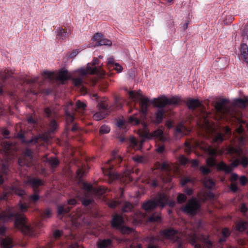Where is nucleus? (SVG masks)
I'll list each match as a JSON object with an SVG mask.
<instances>
[{"mask_svg":"<svg viewBox=\"0 0 248 248\" xmlns=\"http://www.w3.org/2000/svg\"><path fill=\"white\" fill-rule=\"evenodd\" d=\"M28 207V205L20 201L17 206L9 207L0 213V222L10 221L15 217V227L25 234L31 235L32 228L28 223L26 217L18 211L19 210L21 212H26Z\"/></svg>","mask_w":248,"mask_h":248,"instance_id":"1","label":"nucleus"},{"mask_svg":"<svg viewBox=\"0 0 248 248\" xmlns=\"http://www.w3.org/2000/svg\"><path fill=\"white\" fill-rule=\"evenodd\" d=\"M181 101L180 96H173L168 98L165 95H162L157 98H154L151 102L155 107L163 108L167 105H178Z\"/></svg>","mask_w":248,"mask_h":248,"instance_id":"7","label":"nucleus"},{"mask_svg":"<svg viewBox=\"0 0 248 248\" xmlns=\"http://www.w3.org/2000/svg\"><path fill=\"white\" fill-rule=\"evenodd\" d=\"M32 151L27 148L24 151V156L18 159V164L20 166H30L32 164Z\"/></svg>","mask_w":248,"mask_h":248,"instance_id":"13","label":"nucleus"},{"mask_svg":"<svg viewBox=\"0 0 248 248\" xmlns=\"http://www.w3.org/2000/svg\"><path fill=\"white\" fill-rule=\"evenodd\" d=\"M223 132V136L225 139H228L231 137L232 135L231 129L228 126H225L222 129Z\"/></svg>","mask_w":248,"mask_h":248,"instance_id":"38","label":"nucleus"},{"mask_svg":"<svg viewBox=\"0 0 248 248\" xmlns=\"http://www.w3.org/2000/svg\"><path fill=\"white\" fill-rule=\"evenodd\" d=\"M92 202V200L91 199H83L82 200V203L83 205L86 206L89 205Z\"/></svg>","mask_w":248,"mask_h":248,"instance_id":"58","label":"nucleus"},{"mask_svg":"<svg viewBox=\"0 0 248 248\" xmlns=\"http://www.w3.org/2000/svg\"><path fill=\"white\" fill-rule=\"evenodd\" d=\"M160 168L162 170L169 171L171 170V166L169 162H164L161 165Z\"/></svg>","mask_w":248,"mask_h":248,"instance_id":"41","label":"nucleus"},{"mask_svg":"<svg viewBox=\"0 0 248 248\" xmlns=\"http://www.w3.org/2000/svg\"><path fill=\"white\" fill-rule=\"evenodd\" d=\"M17 137L18 138L21 140L22 142L26 144H30L32 143L35 144L37 142L38 140V137H35L30 140H25L24 139V134L21 133H18Z\"/></svg>","mask_w":248,"mask_h":248,"instance_id":"26","label":"nucleus"},{"mask_svg":"<svg viewBox=\"0 0 248 248\" xmlns=\"http://www.w3.org/2000/svg\"><path fill=\"white\" fill-rule=\"evenodd\" d=\"M201 102L198 99H190L187 101L186 105L191 109H194L201 105Z\"/></svg>","mask_w":248,"mask_h":248,"instance_id":"25","label":"nucleus"},{"mask_svg":"<svg viewBox=\"0 0 248 248\" xmlns=\"http://www.w3.org/2000/svg\"><path fill=\"white\" fill-rule=\"evenodd\" d=\"M112 67L118 73H121L123 71V67L118 63H115L114 65Z\"/></svg>","mask_w":248,"mask_h":248,"instance_id":"52","label":"nucleus"},{"mask_svg":"<svg viewBox=\"0 0 248 248\" xmlns=\"http://www.w3.org/2000/svg\"><path fill=\"white\" fill-rule=\"evenodd\" d=\"M0 246L1 248H12L13 247V241L9 237L1 238Z\"/></svg>","mask_w":248,"mask_h":248,"instance_id":"21","label":"nucleus"},{"mask_svg":"<svg viewBox=\"0 0 248 248\" xmlns=\"http://www.w3.org/2000/svg\"><path fill=\"white\" fill-rule=\"evenodd\" d=\"M10 192L11 193H14L18 196H22L24 195L25 191L21 190L16 186H11L10 188Z\"/></svg>","mask_w":248,"mask_h":248,"instance_id":"37","label":"nucleus"},{"mask_svg":"<svg viewBox=\"0 0 248 248\" xmlns=\"http://www.w3.org/2000/svg\"><path fill=\"white\" fill-rule=\"evenodd\" d=\"M2 147L4 149V152L7 154H9V155L11 154L14 155V150L16 149L15 145L10 142H4L3 143ZM13 158L12 156H9L8 157L9 159H11Z\"/></svg>","mask_w":248,"mask_h":248,"instance_id":"19","label":"nucleus"},{"mask_svg":"<svg viewBox=\"0 0 248 248\" xmlns=\"http://www.w3.org/2000/svg\"><path fill=\"white\" fill-rule=\"evenodd\" d=\"M92 40L97 42V44H96L95 46L102 45L110 46L112 44L110 40L103 38V36L100 33L95 34Z\"/></svg>","mask_w":248,"mask_h":248,"instance_id":"18","label":"nucleus"},{"mask_svg":"<svg viewBox=\"0 0 248 248\" xmlns=\"http://www.w3.org/2000/svg\"><path fill=\"white\" fill-rule=\"evenodd\" d=\"M43 162H47L51 169L56 168L59 165V161L57 158L55 157L47 158L46 157H44L42 159Z\"/></svg>","mask_w":248,"mask_h":248,"instance_id":"23","label":"nucleus"},{"mask_svg":"<svg viewBox=\"0 0 248 248\" xmlns=\"http://www.w3.org/2000/svg\"><path fill=\"white\" fill-rule=\"evenodd\" d=\"M239 182L243 186H245L248 182V179L245 176H241L239 178Z\"/></svg>","mask_w":248,"mask_h":248,"instance_id":"54","label":"nucleus"},{"mask_svg":"<svg viewBox=\"0 0 248 248\" xmlns=\"http://www.w3.org/2000/svg\"><path fill=\"white\" fill-rule=\"evenodd\" d=\"M12 74V71L8 70H5L1 75V80L4 81L6 79L11 76Z\"/></svg>","mask_w":248,"mask_h":248,"instance_id":"42","label":"nucleus"},{"mask_svg":"<svg viewBox=\"0 0 248 248\" xmlns=\"http://www.w3.org/2000/svg\"><path fill=\"white\" fill-rule=\"evenodd\" d=\"M202 182L204 186L208 188H212L215 186V183L210 178L205 177Z\"/></svg>","mask_w":248,"mask_h":248,"instance_id":"32","label":"nucleus"},{"mask_svg":"<svg viewBox=\"0 0 248 248\" xmlns=\"http://www.w3.org/2000/svg\"><path fill=\"white\" fill-rule=\"evenodd\" d=\"M230 189L233 192H236L237 189V186L235 183L232 182L230 186Z\"/></svg>","mask_w":248,"mask_h":248,"instance_id":"59","label":"nucleus"},{"mask_svg":"<svg viewBox=\"0 0 248 248\" xmlns=\"http://www.w3.org/2000/svg\"><path fill=\"white\" fill-rule=\"evenodd\" d=\"M73 104L72 102H68L65 106V112L66 115V122L67 123H72L74 121Z\"/></svg>","mask_w":248,"mask_h":248,"instance_id":"17","label":"nucleus"},{"mask_svg":"<svg viewBox=\"0 0 248 248\" xmlns=\"http://www.w3.org/2000/svg\"><path fill=\"white\" fill-rule=\"evenodd\" d=\"M51 216V211L49 209H46L42 215L43 218H49Z\"/></svg>","mask_w":248,"mask_h":248,"instance_id":"48","label":"nucleus"},{"mask_svg":"<svg viewBox=\"0 0 248 248\" xmlns=\"http://www.w3.org/2000/svg\"><path fill=\"white\" fill-rule=\"evenodd\" d=\"M165 113V111L163 109V108H161L160 109L158 110L155 114V122L157 124L160 123L163 118L164 114Z\"/></svg>","mask_w":248,"mask_h":248,"instance_id":"30","label":"nucleus"},{"mask_svg":"<svg viewBox=\"0 0 248 248\" xmlns=\"http://www.w3.org/2000/svg\"><path fill=\"white\" fill-rule=\"evenodd\" d=\"M173 206L174 202H170L168 196L163 193H158L152 201H149L142 205V208L146 211H149L158 206L163 208L166 205Z\"/></svg>","mask_w":248,"mask_h":248,"instance_id":"6","label":"nucleus"},{"mask_svg":"<svg viewBox=\"0 0 248 248\" xmlns=\"http://www.w3.org/2000/svg\"><path fill=\"white\" fill-rule=\"evenodd\" d=\"M201 207L200 202L196 198L190 199L182 210L189 215H195L199 211Z\"/></svg>","mask_w":248,"mask_h":248,"instance_id":"10","label":"nucleus"},{"mask_svg":"<svg viewBox=\"0 0 248 248\" xmlns=\"http://www.w3.org/2000/svg\"><path fill=\"white\" fill-rule=\"evenodd\" d=\"M190 130L182 122L179 123L175 127L174 131V136L176 139H180L183 136L186 135L189 133Z\"/></svg>","mask_w":248,"mask_h":248,"instance_id":"14","label":"nucleus"},{"mask_svg":"<svg viewBox=\"0 0 248 248\" xmlns=\"http://www.w3.org/2000/svg\"><path fill=\"white\" fill-rule=\"evenodd\" d=\"M186 199V196L184 194H180L177 197V201L179 203L184 202Z\"/></svg>","mask_w":248,"mask_h":248,"instance_id":"51","label":"nucleus"},{"mask_svg":"<svg viewBox=\"0 0 248 248\" xmlns=\"http://www.w3.org/2000/svg\"><path fill=\"white\" fill-rule=\"evenodd\" d=\"M78 72L80 75L84 76L87 74H94L98 73V70L95 67L91 68L90 66V64L89 63L88 64L87 68L86 69H80L78 70Z\"/></svg>","mask_w":248,"mask_h":248,"instance_id":"20","label":"nucleus"},{"mask_svg":"<svg viewBox=\"0 0 248 248\" xmlns=\"http://www.w3.org/2000/svg\"><path fill=\"white\" fill-rule=\"evenodd\" d=\"M107 188L102 186H99L97 188H93V192L99 195H102L105 194L107 192Z\"/></svg>","mask_w":248,"mask_h":248,"instance_id":"40","label":"nucleus"},{"mask_svg":"<svg viewBox=\"0 0 248 248\" xmlns=\"http://www.w3.org/2000/svg\"><path fill=\"white\" fill-rule=\"evenodd\" d=\"M58 127L57 123L55 121L52 120L51 121L50 124V132H53Z\"/></svg>","mask_w":248,"mask_h":248,"instance_id":"46","label":"nucleus"},{"mask_svg":"<svg viewBox=\"0 0 248 248\" xmlns=\"http://www.w3.org/2000/svg\"><path fill=\"white\" fill-rule=\"evenodd\" d=\"M207 151L208 154L211 156L208 157L206 159V163L207 165L210 167H213L216 164L215 158L213 156L216 155L217 154L216 150L211 146H208L207 149H205Z\"/></svg>","mask_w":248,"mask_h":248,"instance_id":"16","label":"nucleus"},{"mask_svg":"<svg viewBox=\"0 0 248 248\" xmlns=\"http://www.w3.org/2000/svg\"><path fill=\"white\" fill-rule=\"evenodd\" d=\"M124 220L123 217L120 215H115L111 222L112 226L116 228H118L124 223Z\"/></svg>","mask_w":248,"mask_h":248,"instance_id":"22","label":"nucleus"},{"mask_svg":"<svg viewBox=\"0 0 248 248\" xmlns=\"http://www.w3.org/2000/svg\"><path fill=\"white\" fill-rule=\"evenodd\" d=\"M161 220V214L158 213H155L150 216L148 220L150 222H158Z\"/></svg>","mask_w":248,"mask_h":248,"instance_id":"36","label":"nucleus"},{"mask_svg":"<svg viewBox=\"0 0 248 248\" xmlns=\"http://www.w3.org/2000/svg\"><path fill=\"white\" fill-rule=\"evenodd\" d=\"M73 82L74 84L76 86H80L81 85V84L83 82V80L81 78H73Z\"/></svg>","mask_w":248,"mask_h":248,"instance_id":"49","label":"nucleus"},{"mask_svg":"<svg viewBox=\"0 0 248 248\" xmlns=\"http://www.w3.org/2000/svg\"><path fill=\"white\" fill-rule=\"evenodd\" d=\"M120 202L117 201H112L108 203V206L111 208H114L117 206Z\"/></svg>","mask_w":248,"mask_h":248,"instance_id":"61","label":"nucleus"},{"mask_svg":"<svg viewBox=\"0 0 248 248\" xmlns=\"http://www.w3.org/2000/svg\"><path fill=\"white\" fill-rule=\"evenodd\" d=\"M248 227V222L247 221L240 220L236 224V229L240 231L243 232Z\"/></svg>","mask_w":248,"mask_h":248,"instance_id":"31","label":"nucleus"},{"mask_svg":"<svg viewBox=\"0 0 248 248\" xmlns=\"http://www.w3.org/2000/svg\"><path fill=\"white\" fill-rule=\"evenodd\" d=\"M2 172H0V185H1L4 182V174H6L8 173V168L6 164H3L2 167Z\"/></svg>","mask_w":248,"mask_h":248,"instance_id":"33","label":"nucleus"},{"mask_svg":"<svg viewBox=\"0 0 248 248\" xmlns=\"http://www.w3.org/2000/svg\"><path fill=\"white\" fill-rule=\"evenodd\" d=\"M240 52L243 60L247 63H248V46L246 44H241L240 46Z\"/></svg>","mask_w":248,"mask_h":248,"instance_id":"24","label":"nucleus"},{"mask_svg":"<svg viewBox=\"0 0 248 248\" xmlns=\"http://www.w3.org/2000/svg\"><path fill=\"white\" fill-rule=\"evenodd\" d=\"M76 106L77 108L80 109L82 110L85 109L86 107V105L85 103L80 102V101H78L76 102Z\"/></svg>","mask_w":248,"mask_h":248,"instance_id":"47","label":"nucleus"},{"mask_svg":"<svg viewBox=\"0 0 248 248\" xmlns=\"http://www.w3.org/2000/svg\"><path fill=\"white\" fill-rule=\"evenodd\" d=\"M192 182V179L190 178L186 177L182 178L180 181L181 186H183L186 184Z\"/></svg>","mask_w":248,"mask_h":248,"instance_id":"53","label":"nucleus"},{"mask_svg":"<svg viewBox=\"0 0 248 248\" xmlns=\"http://www.w3.org/2000/svg\"><path fill=\"white\" fill-rule=\"evenodd\" d=\"M159 238H156L154 236H151L146 238V240L149 242L147 248H158L157 243Z\"/></svg>","mask_w":248,"mask_h":248,"instance_id":"27","label":"nucleus"},{"mask_svg":"<svg viewBox=\"0 0 248 248\" xmlns=\"http://www.w3.org/2000/svg\"><path fill=\"white\" fill-rule=\"evenodd\" d=\"M117 229L120 230L122 233L124 234L128 233L132 231V229L131 228L125 226H123L122 225Z\"/></svg>","mask_w":248,"mask_h":248,"instance_id":"44","label":"nucleus"},{"mask_svg":"<svg viewBox=\"0 0 248 248\" xmlns=\"http://www.w3.org/2000/svg\"><path fill=\"white\" fill-rule=\"evenodd\" d=\"M1 134L5 138H8L9 135V131L6 129L3 128L1 130Z\"/></svg>","mask_w":248,"mask_h":248,"instance_id":"60","label":"nucleus"},{"mask_svg":"<svg viewBox=\"0 0 248 248\" xmlns=\"http://www.w3.org/2000/svg\"><path fill=\"white\" fill-rule=\"evenodd\" d=\"M97 107L99 112L95 113L93 116V118L96 121H99L104 119L108 114L109 110L108 105L105 103L101 102L98 103Z\"/></svg>","mask_w":248,"mask_h":248,"instance_id":"12","label":"nucleus"},{"mask_svg":"<svg viewBox=\"0 0 248 248\" xmlns=\"http://www.w3.org/2000/svg\"><path fill=\"white\" fill-rule=\"evenodd\" d=\"M67 32L62 28H59L57 30V36L62 39H64L67 37Z\"/></svg>","mask_w":248,"mask_h":248,"instance_id":"35","label":"nucleus"},{"mask_svg":"<svg viewBox=\"0 0 248 248\" xmlns=\"http://www.w3.org/2000/svg\"><path fill=\"white\" fill-rule=\"evenodd\" d=\"M229 102L228 100L226 99H222L221 100L217 101L215 105V108L216 109L217 119L225 118L227 115H231V112L229 108L227 106V104Z\"/></svg>","mask_w":248,"mask_h":248,"instance_id":"8","label":"nucleus"},{"mask_svg":"<svg viewBox=\"0 0 248 248\" xmlns=\"http://www.w3.org/2000/svg\"><path fill=\"white\" fill-rule=\"evenodd\" d=\"M118 158L119 161H121L122 159L121 157L117 155H113V158H111L105 165L104 167L102 168L103 173L105 175L108 176L109 179L113 180L116 179H118L120 177V175L114 172L112 170L113 165L111 164V162L112 160Z\"/></svg>","mask_w":248,"mask_h":248,"instance_id":"9","label":"nucleus"},{"mask_svg":"<svg viewBox=\"0 0 248 248\" xmlns=\"http://www.w3.org/2000/svg\"><path fill=\"white\" fill-rule=\"evenodd\" d=\"M114 60L113 57H110L108 59V64L110 67L114 65Z\"/></svg>","mask_w":248,"mask_h":248,"instance_id":"64","label":"nucleus"},{"mask_svg":"<svg viewBox=\"0 0 248 248\" xmlns=\"http://www.w3.org/2000/svg\"><path fill=\"white\" fill-rule=\"evenodd\" d=\"M129 97L133 100H139L140 105V111L139 118L137 115H133L129 117L128 121L132 124L138 125L141 122H144L147 110L149 100L141 93V91H131L129 92Z\"/></svg>","mask_w":248,"mask_h":248,"instance_id":"3","label":"nucleus"},{"mask_svg":"<svg viewBox=\"0 0 248 248\" xmlns=\"http://www.w3.org/2000/svg\"><path fill=\"white\" fill-rule=\"evenodd\" d=\"M83 188L87 192L93 191V187L92 185L87 183H84L83 184Z\"/></svg>","mask_w":248,"mask_h":248,"instance_id":"45","label":"nucleus"},{"mask_svg":"<svg viewBox=\"0 0 248 248\" xmlns=\"http://www.w3.org/2000/svg\"><path fill=\"white\" fill-rule=\"evenodd\" d=\"M241 164L244 167H246L248 165V159L246 157H243L241 161Z\"/></svg>","mask_w":248,"mask_h":248,"instance_id":"57","label":"nucleus"},{"mask_svg":"<svg viewBox=\"0 0 248 248\" xmlns=\"http://www.w3.org/2000/svg\"><path fill=\"white\" fill-rule=\"evenodd\" d=\"M235 104L245 107L247 104H248V99L246 97L244 98H237L235 100Z\"/></svg>","mask_w":248,"mask_h":248,"instance_id":"34","label":"nucleus"},{"mask_svg":"<svg viewBox=\"0 0 248 248\" xmlns=\"http://www.w3.org/2000/svg\"><path fill=\"white\" fill-rule=\"evenodd\" d=\"M111 244V241L109 239L99 240L97 242V245L98 248H106L110 246Z\"/></svg>","mask_w":248,"mask_h":248,"instance_id":"29","label":"nucleus"},{"mask_svg":"<svg viewBox=\"0 0 248 248\" xmlns=\"http://www.w3.org/2000/svg\"><path fill=\"white\" fill-rule=\"evenodd\" d=\"M239 164V159H236L232 162L230 165H227L224 162H221L218 163L217 166L218 170H223L226 173H229L233 170V168L237 167Z\"/></svg>","mask_w":248,"mask_h":248,"instance_id":"15","label":"nucleus"},{"mask_svg":"<svg viewBox=\"0 0 248 248\" xmlns=\"http://www.w3.org/2000/svg\"><path fill=\"white\" fill-rule=\"evenodd\" d=\"M208 115L207 113H203L202 119L200 122V124L203 131V136L205 138L213 137V141L220 144L223 141L225 138L221 133L216 132L214 124L210 122L208 118Z\"/></svg>","mask_w":248,"mask_h":248,"instance_id":"5","label":"nucleus"},{"mask_svg":"<svg viewBox=\"0 0 248 248\" xmlns=\"http://www.w3.org/2000/svg\"><path fill=\"white\" fill-rule=\"evenodd\" d=\"M230 152L231 153H235L238 155H240L242 152V150L240 149H235L234 148H231Z\"/></svg>","mask_w":248,"mask_h":248,"instance_id":"56","label":"nucleus"},{"mask_svg":"<svg viewBox=\"0 0 248 248\" xmlns=\"http://www.w3.org/2000/svg\"><path fill=\"white\" fill-rule=\"evenodd\" d=\"M160 235L163 238L177 242V248H183L181 241L184 240H187L192 245H195V248H201V245L197 243L198 238L194 230H187L182 233L173 229L168 228L161 231Z\"/></svg>","mask_w":248,"mask_h":248,"instance_id":"2","label":"nucleus"},{"mask_svg":"<svg viewBox=\"0 0 248 248\" xmlns=\"http://www.w3.org/2000/svg\"><path fill=\"white\" fill-rule=\"evenodd\" d=\"M26 184H30L33 188L34 194L29 197L30 201L33 203L36 202L39 199V196L37 193V188L43 185L41 179L36 178H29L25 182Z\"/></svg>","mask_w":248,"mask_h":248,"instance_id":"11","label":"nucleus"},{"mask_svg":"<svg viewBox=\"0 0 248 248\" xmlns=\"http://www.w3.org/2000/svg\"><path fill=\"white\" fill-rule=\"evenodd\" d=\"M142 130L140 132V136L143 139L139 142L134 137L130 139V146L135 150H140L142 148V145L145 141V139H152L153 138H158L162 141H164L163 132L161 129H158L152 133H150L147 128L146 124L143 122L141 123Z\"/></svg>","mask_w":248,"mask_h":248,"instance_id":"4","label":"nucleus"},{"mask_svg":"<svg viewBox=\"0 0 248 248\" xmlns=\"http://www.w3.org/2000/svg\"><path fill=\"white\" fill-rule=\"evenodd\" d=\"M133 208V205L129 202H125L122 207V211L124 212H130Z\"/></svg>","mask_w":248,"mask_h":248,"instance_id":"39","label":"nucleus"},{"mask_svg":"<svg viewBox=\"0 0 248 248\" xmlns=\"http://www.w3.org/2000/svg\"><path fill=\"white\" fill-rule=\"evenodd\" d=\"M68 78V71L66 70H61L59 72L57 80L63 82Z\"/></svg>","mask_w":248,"mask_h":248,"instance_id":"28","label":"nucleus"},{"mask_svg":"<svg viewBox=\"0 0 248 248\" xmlns=\"http://www.w3.org/2000/svg\"><path fill=\"white\" fill-rule=\"evenodd\" d=\"M179 161L182 164H186L188 162V160L186 158L184 157L183 155L179 157Z\"/></svg>","mask_w":248,"mask_h":248,"instance_id":"62","label":"nucleus"},{"mask_svg":"<svg viewBox=\"0 0 248 248\" xmlns=\"http://www.w3.org/2000/svg\"><path fill=\"white\" fill-rule=\"evenodd\" d=\"M53 73L49 71H44L43 73V76L45 78L51 79L53 78Z\"/></svg>","mask_w":248,"mask_h":248,"instance_id":"50","label":"nucleus"},{"mask_svg":"<svg viewBox=\"0 0 248 248\" xmlns=\"http://www.w3.org/2000/svg\"><path fill=\"white\" fill-rule=\"evenodd\" d=\"M110 130L109 127L104 124L101 126L100 128V133L101 134H108Z\"/></svg>","mask_w":248,"mask_h":248,"instance_id":"43","label":"nucleus"},{"mask_svg":"<svg viewBox=\"0 0 248 248\" xmlns=\"http://www.w3.org/2000/svg\"><path fill=\"white\" fill-rule=\"evenodd\" d=\"M200 170L203 175L207 174L210 172V170L204 166H201Z\"/></svg>","mask_w":248,"mask_h":248,"instance_id":"55","label":"nucleus"},{"mask_svg":"<svg viewBox=\"0 0 248 248\" xmlns=\"http://www.w3.org/2000/svg\"><path fill=\"white\" fill-rule=\"evenodd\" d=\"M238 179V175L235 173H232L231 174V177H230V181H232V182H234L236 181Z\"/></svg>","mask_w":248,"mask_h":248,"instance_id":"63","label":"nucleus"}]
</instances>
